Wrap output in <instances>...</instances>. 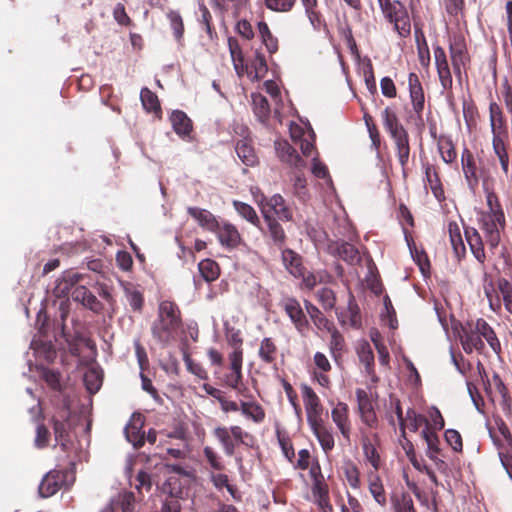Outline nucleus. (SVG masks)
<instances>
[{"label":"nucleus","instance_id":"f257e3e1","mask_svg":"<svg viewBox=\"0 0 512 512\" xmlns=\"http://www.w3.org/2000/svg\"><path fill=\"white\" fill-rule=\"evenodd\" d=\"M183 328L182 313L179 306L170 300L159 303L157 315L151 325L153 339L163 346L176 341Z\"/></svg>","mask_w":512,"mask_h":512},{"label":"nucleus","instance_id":"f03ea898","mask_svg":"<svg viewBox=\"0 0 512 512\" xmlns=\"http://www.w3.org/2000/svg\"><path fill=\"white\" fill-rule=\"evenodd\" d=\"M486 193V210L479 213L478 222L483 231L486 243L491 250L498 247L501 232L506 227L505 213L496 192L488 186L484 187Z\"/></svg>","mask_w":512,"mask_h":512},{"label":"nucleus","instance_id":"7ed1b4c3","mask_svg":"<svg viewBox=\"0 0 512 512\" xmlns=\"http://www.w3.org/2000/svg\"><path fill=\"white\" fill-rule=\"evenodd\" d=\"M461 166L467 186L472 191L477 189L480 182L487 187L493 181L489 162L476 158L467 147L461 153Z\"/></svg>","mask_w":512,"mask_h":512},{"label":"nucleus","instance_id":"20e7f679","mask_svg":"<svg viewBox=\"0 0 512 512\" xmlns=\"http://www.w3.org/2000/svg\"><path fill=\"white\" fill-rule=\"evenodd\" d=\"M70 417L71 410L68 405L64 404L50 419L55 441L57 445H59L60 449L65 453H67L72 446L70 437Z\"/></svg>","mask_w":512,"mask_h":512},{"label":"nucleus","instance_id":"39448f33","mask_svg":"<svg viewBox=\"0 0 512 512\" xmlns=\"http://www.w3.org/2000/svg\"><path fill=\"white\" fill-rule=\"evenodd\" d=\"M235 133L242 138L236 141L235 151L240 161L247 167H254L258 164L259 159L250 137L248 127L244 125L237 126Z\"/></svg>","mask_w":512,"mask_h":512},{"label":"nucleus","instance_id":"423d86ee","mask_svg":"<svg viewBox=\"0 0 512 512\" xmlns=\"http://www.w3.org/2000/svg\"><path fill=\"white\" fill-rule=\"evenodd\" d=\"M260 210L263 218H265L266 214L281 221L293 220V212L280 194H274L268 198L264 197L260 202Z\"/></svg>","mask_w":512,"mask_h":512},{"label":"nucleus","instance_id":"0eeeda50","mask_svg":"<svg viewBox=\"0 0 512 512\" xmlns=\"http://www.w3.org/2000/svg\"><path fill=\"white\" fill-rule=\"evenodd\" d=\"M280 306L290 318L295 329L305 336L310 325L300 302L294 297H285L282 299Z\"/></svg>","mask_w":512,"mask_h":512},{"label":"nucleus","instance_id":"6e6552de","mask_svg":"<svg viewBox=\"0 0 512 512\" xmlns=\"http://www.w3.org/2000/svg\"><path fill=\"white\" fill-rule=\"evenodd\" d=\"M489 124L492 140H508V121L500 105L491 101L489 103Z\"/></svg>","mask_w":512,"mask_h":512},{"label":"nucleus","instance_id":"1a4fd4ad","mask_svg":"<svg viewBox=\"0 0 512 512\" xmlns=\"http://www.w3.org/2000/svg\"><path fill=\"white\" fill-rule=\"evenodd\" d=\"M467 46L465 43V39L461 36L454 37L449 45V52L452 61V67L455 76L461 81L462 71L461 68L465 67L469 61L470 57L467 52Z\"/></svg>","mask_w":512,"mask_h":512},{"label":"nucleus","instance_id":"9d476101","mask_svg":"<svg viewBox=\"0 0 512 512\" xmlns=\"http://www.w3.org/2000/svg\"><path fill=\"white\" fill-rule=\"evenodd\" d=\"M301 389L308 425L324 420L322 418L323 405L318 395L308 385H302Z\"/></svg>","mask_w":512,"mask_h":512},{"label":"nucleus","instance_id":"9b49d317","mask_svg":"<svg viewBox=\"0 0 512 512\" xmlns=\"http://www.w3.org/2000/svg\"><path fill=\"white\" fill-rule=\"evenodd\" d=\"M355 394L361 421L369 428H377L378 418L368 393L364 389L358 388Z\"/></svg>","mask_w":512,"mask_h":512},{"label":"nucleus","instance_id":"f8f14e48","mask_svg":"<svg viewBox=\"0 0 512 512\" xmlns=\"http://www.w3.org/2000/svg\"><path fill=\"white\" fill-rule=\"evenodd\" d=\"M460 342L463 350L468 354H471L474 350L479 353L484 351L485 344L481 339L480 333L477 331V321L475 323H468L466 327L462 328Z\"/></svg>","mask_w":512,"mask_h":512},{"label":"nucleus","instance_id":"ddd939ff","mask_svg":"<svg viewBox=\"0 0 512 512\" xmlns=\"http://www.w3.org/2000/svg\"><path fill=\"white\" fill-rule=\"evenodd\" d=\"M331 418L343 438L350 441L352 424L348 405L344 402H338L331 410Z\"/></svg>","mask_w":512,"mask_h":512},{"label":"nucleus","instance_id":"4468645a","mask_svg":"<svg viewBox=\"0 0 512 512\" xmlns=\"http://www.w3.org/2000/svg\"><path fill=\"white\" fill-rule=\"evenodd\" d=\"M67 472L61 470H51L42 479L39 485V494L41 497H50L57 493L65 483Z\"/></svg>","mask_w":512,"mask_h":512},{"label":"nucleus","instance_id":"2eb2a0df","mask_svg":"<svg viewBox=\"0 0 512 512\" xmlns=\"http://www.w3.org/2000/svg\"><path fill=\"white\" fill-rule=\"evenodd\" d=\"M71 297L75 302L81 303L85 308L96 314L104 310V305L100 300L84 285H79L71 292Z\"/></svg>","mask_w":512,"mask_h":512},{"label":"nucleus","instance_id":"dca6fc26","mask_svg":"<svg viewBox=\"0 0 512 512\" xmlns=\"http://www.w3.org/2000/svg\"><path fill=\"white\" fill-rule=\"evenodd\" d=\"M263 219L266 224V229H261L263 235L268 237L274 246L281 249L287 240L284 228L280 224L279 220L275 217H271L265 214V218Z\"/></svg>","mask_w":512,"mask_h":512},{"label":"nucleus","instance_id":"f3484780","mask_svg":"<svg viewBox=\"0 0 512 512\" xmlns=\"http://www.w3.org/2000/svg\"><path fill=\"white\" fill-rule=\"evenodd\" d=\"M276 151L282 162L287 163L296 170L302 171L306 167V162L287 141L276 142Z\"/></svg>","mask_w":512,"mask_h":512},{"label":"nucleus","instance_id":"a211bd4d","mask_svg":"<svg viewBox=\"0 0 512 512\" xmlns=\"http://www.w3.org/2000/svg\"><path fill=\"white\" fill-rule=\"evenodd\" d=\"M464 234L471 253L479 262V264H481L484 267L487 258L484 248V242L479 231L474 227L467 226L464 228Z\"/></svg>","mask_w":512,"mask_h":512},{"label":"nucleus","instance_id":"6ab92c4d","mask_svg":"<svg viewBox=\"0 0 512 512\" xmlns=\"http://www.w3.org/2000/svg\"><path fill=\"white\" fill-rule=\"evenodd\" d=\"M213 232L217 234L220 244L227 249H235L242 243L238 229L231 223H218L217 230Z\"/></svg>","mask_w":512,"mask_h":512},{"label":"nucleus","instance_id":"aec40b11","mask_svg":"<svg viewBox=\"0 0 512 512\" xmlns=\"http://www.w3.org/2000/svg\"><path fill=\"white\" fill-rule=\"evenodd\" d=\"M408 86L413 110L420 117L424 110L425 96L422 84L416 73H409Z\"/></svg>","mask_w":512,"mask_h":512},{"label":"nucleus","instance_id":"412c9836","mask_svg":"<svg viewBox=\"0 0 512 512\" xmlns=\"http://www.w3.org/2000/svg\"><path fill=\"white\" fill-rule=\"evenodd\" d=\"M389 135L394 141L398 161L402 167L403 172L405 173V168L410 157L409 134L404 128Z\"/></svg>","mask_w":512,"mask_h":512},{"label":"nucleus","instance_id":"4be33fe9","mask_svg":"<svg viewBox=\"0 0 512 512\" xmlns=\"http://www.w3.org/2000/svg\"><path fill=\"white\" fill-rule=\"evenodd\" d=\"M309 427L317 438L321 448L326 454H329L335 446V439L332 429L326 425L324 420L309 424Z\"/></svg>","mask_w":512,"mask_h":512},{"label":"nucleus","instance_id":"5701e85b","mask_svg":"<svg viewBox=\"0 0 512 512\" xmlns=\"http://www.w3.org/2000/svg\"><path fill=\"white\" fill-rule=\"evenodd\" d=\"M143 420L140 414H134L132 420L125 427V435L128 442L134 448L139 449L145 443L144 433L141 431Z\"/></svg>","mask_w":512,"mask_h":512},{"label":"nucleus","instance_id":"b1692460","mask_svg":"<svg viewBox=\"0 0 512 512\" xmlns=\"http://www.w3.org/2000/svg\"><path fill=\"white\" fill-rule=\"evenodd\" d=\"M424 169L425 178L432 194L440 203L444 202L446 196L437 167L427 163L424 165Z\"/></svg>","mask_w":512,"mask_h":512},{"label":"nucleus","instance_id":"393cba45","mask_svg":"<svg viewBox=\"0 0 512 512\" xmlns=\"http://www.w3.org/2000/svg\"><path fill=\"white\" fill-rule=\"evenodd\" d=\"M482 286L484 295L488 300L489 308L493 312L500 314L502 311V300L501 293L498 289V282L495 284L491 278L485 275Z\"/></svg>","mask_w":512,"mask_h":512},{"label":"nucleus","instance_id":"a878e982","mask_svg":"<svg viewBox=\"0 0 512 512\" xmlns=\"http://www.w3.org/2000/svg\"><path fill=\"white\" fill-rule=\"evenodd\" d=\"M187 213L205 230L213 232L218 228L216 217L208 210L199 207H188Z\"/></svg>","mask_w":512,"mask_h":512},{"label":"nucleus","instance_id":"bb28decb","mask_svg":"<svg viewBox=\"0 0 512 512\" xmlns=\"http://www.w3.org/2000/svg\"><path fill=\"white\" fill-rule=\"evenodd\" d=\"M335 312L341 324L349 323L352 327H358L360 325V310L350 291L348 292L347 313L341 312L339 308H337Z\"/></svg>","mask_w":512,"mask_h":512},{"label":"nucleus","instance_id":"cd10ccee","mask_svg":"<svg viewBox=\"0 0 512 512\" xmlns=\"http://www.w3.org/2000/svg\"><path fill=\"white\" fill-rule=\"evenodd\" d=\"M83 280V274L73 270L65 271L62 274L61 278L58 280L55 290L59 296L67 295L69 293L71 294L73 289L79 286L78 283H80Z\"/></svg>","mask_w":512,"mask_h":512},{"label":"nucleus","instance_id":"c85d7f7f","mask_svg":"<svg viewBox=\"0 0 512 512\" xmlns=\"http://www.w3.org/2000/svg\"><path fill=\"white\" fill-rule=\"evenodd\" d=\"M282 261L285 268L291 275L296 278L304 276L305 267L303 265L302 257L292 249H284L282 251Z\"/></svg>","mask_w":512,"mask_h":512},{"label":"nucleus","instance_id":"c756f323","mask_svg":"<svg viewBox=\"0 0 512 512\" xmlns=\"http://www.w3.org/2000/svg\"><path fill=\"white\" fill-rule=\"evenodd\" d=\"M279 349L271 337H264L259 345L258 357L260 360L271 366H276Z\"/></svg>","mask_w":512,"mask_h":512},{"label":"nucleus","instance_id":"7c9ffc66","mask_svg":"<svg viewBox=\"0 0 512 512\" xmlns=\"http://www.w3.org/2000/svg\"><path fill=\"white\" fill-rule=\"evenodd\" d=\"M248 3L249 0H210V4L215 12L224 15L231 10L235 17L240 15Z\"/></svg>","mask_w":512,"mask_h":512},{"label":"nucleus","instance_id":"2f4dec72","mask_svg":"<svg viewBox=\"0 0 512 512\" xmlns=\"http://www.w3.org/2000/svg\"><path fill=\"white\" fill-rule=\"evenodd\" d=\"M357 355L361 363L365 366L366 373L371 377L372 381L377 382L374 370V353L367 341H362L357 347Z\"/></svg>","mask_w":512,"mask_h":512},{"label":"nucleus","instance_id":"473e14b6","mask_svg":"<svg viewBox=\"0 0 512 512\" xmlns=\"http://www.w3.org/2000/svg\"><path fill=\"white\" fill-rule=\"evenodd\" d=\"M171 481H168L164 484L163 490L164 492L169 493V496L163 502L161 512H180L181 504L179 499L182 497V489L179 487L178 489H174L171 487Z\"/></svg>","mask_w":512,"mask_h":512},{"label":"nucleus","instance_id":"72a5a7b5","mask_svg":"<svg viewBox=\"0 0 512 512\" xmlns=\"http://www.w3.org/2000/svg\"><path fill=\"white\" fill-rule=\"evenodd\" d=\"M306 311L312 320L313 324L318 330L331 331L334 324L330 321L324 313L314 304L309 301H305Z\"/></svg>","mask_w":512,"mask_h":512},{"label":"nucleus","instance_id":"f704fd0d","mask_svg":"<svg viewBox=\"0 0 512 512\" xmlns=\"http://www.w3.org/2000/svg\"><path fill=\"white\" fill-rule=\"evenodd\" d=\"M267 72L268 66L265 56L261 52L255 51L254 57L245 73L252 79L260 80L265 77Z\"/></svg>","mask_w":512,"mask_h":512},{"label":"nucleus","instance_id":"c9c22d12","mask_svg":"<svg viewBox=\"0 0 512 512\" xmlns=\"http://www.w3.org/2000/svg\"><path fill=\"white\" fill-rule=\"evenodd\" d=\"M477 331L480 333L481 339L484 338L496 354L501 352V344L496 333L483 318L477 319Z\"/></svg>","mask_w":512,"mask_h":512},{"label":"nucleus","instance_id":"e433bc0d","mask_svg":"<svg viewBox=\"0 0 512 512\" xmlns=\"http://www.w3.org/2000/svg\"><path fill=\"white\" fill-rule=\"evenodd\" d=\"M450 242L458 260H462L466 255V247L463 242L460 228L456 222H450L448 225Z\"/></svg>","mask_w":512,"mask_h":512},{"label":"nucleus","instance_id":"4c0bfd02","mask_svg":"<svg viewBox=\"0 0 512 512\" xmlns=\"http://www.w3.org/2000/svg\"><path fill=\"white\" fill-rule=\"evenodd\" d=\"M228 45L234 68L237 74L242 76L248 70V64L245 62L242 49L235 38H229Z\"/></svg>","mask_w":512,"mask_h":512},{"label":"nucleus","instance_id":"58836bf2","mask_svg":"<svg viewBox=\"0 0 512 512\" xmlns=\"http://www.w3.org/2000/svg\"><path fill=\"white\" fill-rule=\"evenodd\" d=\"M438 151L446 164H452L457 159L456 148L449 136L440 135L437 139Z\"/></svg>","mask_w":512,"mask_h":512},{"label":"nucleus","instance_id":"ea45409f","mask_svg":"<svg viewBox=\"0 0 512 512\" xmlns=\"http://www.w3.org/2000/svg\"><path fill=\"white\" fill-rule=\"evenodd\" d=\"M251 97L255 116L261 123L265 124L270 117V105L267 98L261 93H253Z\"/></svg>","mask_w":512,"mask_h":512},{"label":"nucleus","instance_id":"a19ab883","mask_svg":"<svg viewBox=\"0 0 512 512\" xmlns=\"http://www.w3.org/2000/svg\"><path fill=\"white\" fill-rule=\"evenodd\" d=\"M240 410L242 415L255 423L263 422L266 416L264 408L256 401H241Z\"/></svg>","mask_w":512,"mask_h":512},{"label":"nucleus","instance_id":"79ce46f5","mask_svg":"<svg viewBox=\"0 0 512 512\" xmlns=\"http://www.w3.org/2000/svg\"><path fill=\"white\" fill-rule=\"evenodd\" d=\"M174 131L180 136L189 135L192 131V122L190 118L180 110L172 112L170 117Z\"/></svg>","mask_w":512,"mask_h":512},{"label":"nucleus","instance_id":"37998d69","mask_svg":"<svg viewBox=\"0 0 512 512\" xmlns=\"http://www.w3.org/2000/svg\"><path fill=\"white\" fill-rule=\"evenodd\" d=\"M368 484L369 492L374 500L380 506H385L387 504V498L380 476L377 473H370L368 476Z\"/></svg>","mask_w":512,"mask_h":512},{"label":"nucleus","instance_id":"c03bdc74","mask_svg":"<svg viewBox=\"0 0 512 512\" xmlns=\"http://www.w3.org/2000/svg\"><path fill=\"white\" fill-rule=\"evenodd\" d=\"M361 445L365 459L372 465L375 471H378L381 465V458L372 439L367 435H363L361 437Z\"/></svg>","mask_w":512,"mask_h":512},{"label":"nucleus","instance_id":"a18cd8bd","mask_svg":"<svg viewBox=\"0 0 512 512\" xmlns=\"http://www.w3.org/2000/svg\"><path fill=\"white\" fill-rule=\"evenodd\" d=\"M125 298L134 312L141 313L144 307V295L133 284L127 283L123 287Z\"/></svg>","mask_w":512,"mask_h":512},{"label":"nucleus","instance_id":"49530a36","mask_svg":"<svg viewBox=\"0 0 512 512\" xmlns=\"http://www.w3.org/2000/svg\"><path fill=\"white\" fill-rule=\"evenodd\" d=\"M335 253L339 258L348 262L349 264H355L360 261L358 249L353 244L348 242L337 243Z\"/></svg>","mask_w":512,"mask_h":512},{"label":"nucleus","instance_id":"de8ad7c7","mask_svg":"<svg viewBox=\"0 0 512 512\" xmlns=\"http://www.w3.org/2000/svg\"><path fill=\"white\" fill-rule=\"evenodd\" d=\"M233 207L242 218L247 220L252 225L261 229L260 218L258 217L257 212L251 205L242 201L234 200Z\"/></svg>","mask_w":512,"mask_h":512},{"label":"nucleus","instance_id":"09e8293b","mask_svg":"<svg viewBox=\"0 0 512 512\" xmlns=\"http://www.w3.org/2000/svg\"><path fill=\"white\" fill-rule=\"evenodd\" d=\"M507 140H492V148L494 154L497 156L502 172L505 176L509 175V155L506 148Z\"/></svg>","mask_w":512,"mask_h":512},{"label":"nucleus","instance_id":"8fccbe9b","mask_svg":"<svg viewBox=\"0 0 512 512\" xmlns=\"http://www.w3.org/2000/svg\"><path fill=\"white\" fill-rule=\"evenodd\" d=\"M331 334V339L329 343V350L332 358L335 361H338L342 357V353L345 349V340L343 335L334 327H332L331 331H328Z\"/></svg>","mask_w":512,"mask_h":512},{"label":"nucleus","instance_id":"3c124183","mask_svg":"<svg viewBox=\"0 0 512 512\" xmlns=\"http://www.w3.org/2000/svg\"><path fill=\"white\" fill-rule=\"evenodd\" d=\"M421 436L427 444V456L429 458H433L435 455H439L441 452L439 447L440 441L436 432L432 431L431 427H425L421 432Z\"/></svg>","mask_w":512,"mask_h":512},{"label":"nucleus","instance_id":"603ef678","mask_svg":"<svg viewBox=\"0 0 512 512\" xmlns=\"http://www.w3.org/2000/svg\"><path fill=\"white\" fill-rule=\"evenodd\" d=\"M315 297L321 304L325 311H330L336 308V294L328 287H322L315 292Z\"/></svg>","mask_w":512,"mask_h":512},{"label":"nucleus","instance_id":"864d4df0","mask_svg":"<svg viewBox=\"0 0 512 512\" xmlns=\"http://www.w3.org/2000/svg\"><path fill=\"white\" fill-rule=\"evenodd\" d=\"M140 99L145 110L153 113H160L161 106L158 96L149 88L144 87L140 92Z\"/></svg>","mask_w":512,"mask_h":512},{"label":"nucleus","instance_id":"5fc2aeb1","mask_svg":"<svg viewBox=\"0 0 512 512\" xmlns=\"http://www.w3.org/2000/svg\"><path fill=\"white\" fill-rule=\"evenodd\" d=\"M258 30L262 39V43L267 48L268 52L270 54L275 53L278 50V40L275 36H273L268 24L264 21L259 22Z\"/></svg>","mask_w":512,"mask_h":512},{"label":"nucleus","instance_id":"6e6d98bb","mask_svg":"<svg viewBox=\"0 0 512 512\" xmlns=\"http://www.w3.org/2000/svg\"><path fill=\"white\" fill-rule=\"evenodd\" d=\"M385 18L392 24L398 22L401 18L405 17L408 12L403 3L398 0L393 1L388 7L382 10Z\"/></svg>","mask_w":512,"mask_h":512},{"label":"nucleus","instance_id":"4d7b16f0","mask_svg":"<svg viewBox=\"0 0 512 512\" xmlns=\"http://www.w3.org/2000/svg\"><path fill=\"white\" fill-rule=\"evenodd\" d=\"M214 436L220 441L227 456H233L235 453V443L233 442L228 428L217 427L213 431Z\"/></svg>","mask_w":512,"mask_h":512},{"label":"nucleus","instance_id":"13d9d810","mask_svg":"<svg viewBox=\"0 0 512 512\" xmlns=\"http://www.w3.org/2000/svg\"><path fill=\"white\" fill-rule=\"evenodd\" d=\"M198 267L202 277L207 282L216 280L220 275L219 265L214 260L204 259L199 263Z\"/></svg>","mask_w":512,"mask_h":512},{"label":"nucleus","instance_id":"bf43d9fd","mask_svg":"<svg viewBox=\"0 0 512 512\" xmlns=\"http://www.w3.org/2000/svg\"><path fill=\"white\" fill-rule=\"evenodd\" d=\"M383 126L385 130L392 134L399 130L404 129V126L400 123L396 113L390 108L386 107L382 112Z\"/></svg>","mask_w":512,"mask_h":512},{"label":"nucleus","instance_id":"052dcab7","mask_svg":"<svg viewBox=\"0 0 512 512\" xmlns=\"http://www.w3.org/2000/svg\"><path fill=\"white\" fill-rule=\"evenodd\" d=\"M498 289L501 293L502 306L512 314V283L506 278L498 279Z\"/></svg>","mask_w":512,"mask_h":512},{"label":"nucleus","instance_id":"680f3d73","mask_svg":"<svg viewBox=\"0 0 512 512\" xmlns=\"http://www.w3.org/2000/svg\"><path fill=\"white\" fill-rule=\"evenodd\" d=\"M422 424L430 427L428 420L425 416L418 414L413 408L406 411L405 428L408 427L411 431L416 432Z\"/></svg>","mask_w":512,"mask_h":512},{"label":"nucleus","instance_id":"e2e57ef3","mask_svg":"<svg viewBox=\"0 0 512 512\" xmlns=\"http://www.w3.org/2000/svg\"><path fill=\"white\" fill-rule=\"evenodd\" d=\"M111 504L115 509H120L122 512H133L135 508V496L133 492L120 493L116 500Z\"/></svg>","mask_w":512,"mask_h":512},{"label":"nucleus","instance_id":"0e129e2a","mask_svg":"<svg viewBox=\"0 0 512 512\" xmlns=\"http://www.w3.org/2000/svg\"><path fill=\"white\" fill-rule=\"evenodd\" d=\"M410 251H411L413 260L419 266L421 273L424 276L429 275L431 265H430V260L428 258L427 253L423 249H418L416 246H414L413 248H410Z\"/></svg>","mask_w":512,"mask_h":512},{"label":"nucleus","instance_id":"69168bd1","mask_svg":"<svg viewBox=\"0 0 512 512\" xmlns=\"http://www.w3.org/2000/svg\"><path fill=\"white\" fill-rule=\"evenodd\" d=\"M167 18L170 22V27L173 30L174 37L177 41H180L184 34V23L183 19L178 11H169Z\"/></svg>","mask_w":512,"mask_h":512},{"label":"nucleus","instance_id":"338daca9","mask_svg":"<svg viewBox=\"0 0 512 512\" xmlns=\"http://www.w3.org/2000/svg\"><path fill=\"white\" fill-rule=\"evenodd\" d=\"M183 360L187 370L200 380H208V372L201 363L195 362L189 354H184Z\"/></svg>","mask_w":512,"mask_h":512},{"label":"nucleus","instance_id":"774afa93","mask_svg":"<svg viewBox=\"0 0 512 512\" xmlns=\"http://www.w3.org/2000/svg\"><path fill=\"white\" fill-rule=\"evenodd\" d=\"M40 377L54 391L61 390L60 373L58 371L43 367L40 370Z\"/></svg>","mask_w":512,"mask_h":512}]
</instances>
